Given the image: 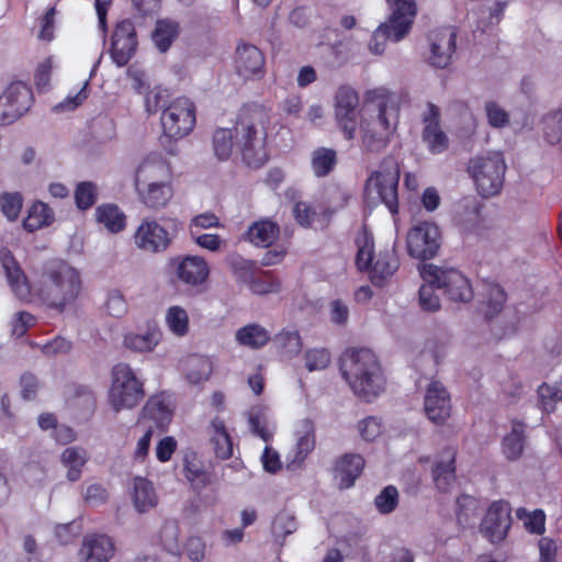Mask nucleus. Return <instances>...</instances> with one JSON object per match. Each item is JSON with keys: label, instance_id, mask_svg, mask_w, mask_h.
I'll return each instance as SVG.
<instances>
[{"label": "nucleus", "instance_id": "nucleus-28", "mask_svg": "<svg viewBox=\"0 0 562 562\" xmlns=\"http://www.w3.org/2000/svg\"><path fill=\"white\" fill-rule=\"evenodd\" d=\"M183 473L194 490H203L212 482V473L205 470L198 452L189 451L183 458Z\"/></svg>", "mask_w": 562, "mask_h": 562}, {"label": "nucleus", "instance_id": "nucleus-58", "mask_svg": "<svg viewBox=\"0 0 562 562\" xmlns=\"http://www.w3.org/2000/svg\"><path fill=\"white\" fill-rule=\"evenodd\" d=\"M104 307L106 313L115 318H121L127 312V303L123 294L116 290L108 294Z\"/></svg>", "mask_w": 562, "mask_h": 562}, {"label": "nucleus", "instance_id": "nucleus-43", "mask_svg": "<svg viewBox=\"0 0 562 562\" xmlns=\"http://www.w3.org/2000/svg\"><path fill=\"white\" fill-rule=\"evenodd\" d=\"M356 244L358 247L356 266L360 271H367L375 258L373 237L367 232H363V234L356 239Z\"/></svg>", "mask_w": 562, "mask_h": 562}, {"label": "nucleus", "instance_id": "nucleus-27", "mask_svg": "<svg viewBox=\"0 0 562 562\" xmlns=\"http://www.w3.org/2000/svg\"><path fill=\"white\" fill-rule=\"evenodd\" d=\"M280 235V226L274 221L261 218L254 222L244 235V239L257 247H270Z\"/></svg>", "mask_w": 562, "mask_h": 562}, {"label": "nucleus", "instance_id": "nucleus-20", "mask_svg": "<svg viewBox=\"0 0 562 562\" xmlns=\"http://www.w3.org/2000/svg\"><path fill=\"white\" fill-rule=\"evenodd\" d=\"M426 416L436 425H442L451 415V398L439 381H431L424 400Z\"/></svg>", "mask_w": 562, "mask_h": 562}, {"label": "nucleus", "instance_id": "nucleus-59", "mask_svg": "<svg viewBox=\"0 0 562 562\" xmlns=\"http://www.w3.org/2000/svg\"><path fill=\"white\" fill-rule=\"evenodd\" d=\"M293 215L299 225L308 228L314 223L317 212L311 204L301 201L295 203Z\"/></svg>", "mask_w": 562, "mask_h": 562}, {"label": "nucleus", "instance_id": "nucleus-32", "mask_svg": "<svg viewBox=\"0 0 562 562\" xmlns=\"http://www.w3.org/2000/svg\"><path fill=\"white\" fill-rule=\"evenodd\" d=\"M211 441L214 447L215 456L222 460L229 459L233 456V442L226 429L225 422L220 417H215L211 422Z\"/></svg>", "mask_w": 562, "mask_h": 562}, {"label": "nucleus", "instance_id": "nucleus-35", "mask_svg": "<svg viewBox=\"0 0 562 562\" xmlns=\"http://www.w3.org/2000/svg\"><path fill=\"white\" fill-rule=\"evenodd\" d=\"M484 297V317L486 321H491L502 312L507 301V294L499 284L485 283Z\"/></svg>", "mask_w": 562, "mask_h": 562}, {"label": "nucleus", "instance_id": "nucleus-62", "mask_svg": "<svg viewBox=\"0 0 562 562\" xmlns=\"http://www.w3.org/2000/svg\"><path fill=\"white\" fill-rule=\"evenodd\" d=\"M52 71L53 65L50 57L45 59L36 67L34 74V82L40 92L46 91L49 87Z\"/></svg>", "mask_w": 562, "mask_h": 562}, {"label": "nucleus", "instance_id": "nucleus-8", "mask_svg": "<svg viewBox=\"0 0 562 562\" xmlns=\"http://www.w3.org/2000/svg\"><path fill=\"white\" fill-rule=\"evenodd\" d=\"M382 170L373 171L368 178L364 192L369 199L383 203L392 215L398 214L400 169L392 157L382 160Z\"/></svg>", "mask_w": 562, "mask_h": 562}, {"label": "nucleus", "instance_id": "nucleus-10", "mask_svg": "<svg viewBox=\"0 0 562 562\" xmlns=\"http://www.w3.org/2000/svg\"><path fill=\"white\" fill-rule=\"evenodd\" d=\"M162 136L170 140H179L188 136L196 124V108L187 97L173 99L160 116Z\"/></svg>", "mask_w": 562, "mask_h": 562}, {"label": "nucleus", "instance_id": "nucleus-9", "mask_svg": "<svg viewBox=\"0 0 562 562\" xmlns=\"http://www.w3.org/2000/svg\"><path fill=\"white\" fill-rule=\"evenodd\" d=\"M420 277L426 282L436 283L438 290L453 302H470L474 292L470 280L454 268H442L432 263H424Z\"/></svg>", "mask_w": 562, "mask_h": 562}, {"label": "nucleus", "instance_id": "nucleus-50", "mask_svg": "<svg viewBox=\"0 0 562 562\" xmlns=\"http://www.w3.org/2000/svg\"><path fill=\"white\" fill-rule=\"evenodd\" d=\"M231 269L238 282H243L248 285L255 277L257 266L252 260L235 257L231 260Z\"/></svg>", "mask_w": 562, "mask_h": 562}, {"label": "nucleus", "instance_id": "nucleus-12", "mask_svg": "<svg viewBox=\"0 0 562 562\" xmlns=\"http://www.w3.org/2000/svg\"><path fill=\"white\" fill-rule=\"evenodd\" d=\"M168 268L177 281L190 289L200 291L210 277L207 261L200 256H177L168 261Z\"/></svg>", "mask_w": 562, "mask_h": 562}, {"label": "nucleus", "instance_id": "nucleus-3", "mask_svg": "<svg viewBox=\"0 0 562 562\" xmlns=\"http://www.w3.org/2000/svg\"><path fill=\"white\" fill-rule=\"evenodd\" d=\"M269 125L270 117L262 105L251 103L240 108L234 125V137L235 146L247 166L259 168L267 161Z\"/></svg>", "mask_w": 562, "mask_h": 562}, {"label": "nucleus", "instance_id": "nucleus-36", "mask_svg": "<svg viewBox=\"0 0 562 562\" xmlns=\"http://www.w3.org/2000/svg\"><path fill=\"white\" fill-rule=\"evenodd\" d=\"M98 223L102 224L109 232L119 233L126 226V216L114 204H102L95 210Z\"/></svg>", "mask_w": 562, "mask_h": 562}, {"label": "nucleus", "instance_id": "nucleus-33", "mask_svg": "<svg viewBox=\"0 0 562 562\" xmlns=\"http://www.w3.org/2000/svg\"><path fill=\"white\" fill-rule=\"evenodd\" d=\"M338 162L337 151L328 147H317L311 154V168L317 178L329 176Z\"/></svg>", "mask_w": 562, "mask_h": 562}, {"label": "nucleus", "instance_id": "nucleus-5", "mask_svg": "<svg viewBox=\"0 0 562 562\" xmlns=\"http://www.w3.org/2000/svg\"><path fill=\"white\" fill-rule=\"evenodd\" d=\"M341 373L359 397L370 402L384 386V376L375 353L369 348H351L341 357Z\"/></svg>", "mask_w": 562, "mask_h": 562}, {"label": "nucleus", "instance_id": "nucleus-25", "mask_svg": "<svg viewBox=\"0 0 562 562\" xmlns=\"http://www.w3.org/2000/svg\"><path fill=\"white\" fill-rule=\"evenodd\" d=\"M172 409L164 393L151 395L142 408L140 418L151 420L157 428L166 430L172 419Z\"/></svg>", "mask_w": 562, "mask_h": 562}, {"label": "nucleus", "instance_id": "nucleus-34", "mask_svg": "<svg viewBox=\"0 0 562 562\" xmlns=\"http://www.w3.org/2000/svg\"><path fill=\"white\" fill-rule=\"evenodd\" d=\"M161 333L156 327H149L144 334L130 333L124 337V346L136 352H149L159 342Z\"/></svg>", "mask_w": 562, "mask_h": 562}, {"label": "nucleus", "instance_id": "nucleus-1", "mask_svg": "<svg viewBox=\"0 0 562 562\" xmlns=\"http://www.w3.org/2000/svg\"><path fill=\"white\" fill-rule=\"evenodd\" d=\"M0 262L10 289L21 301L31 302L35 295L47 307L61 313L76 302L81 292L79 272L65 260L52 259L43 265L34 293L25 272L9 248L0 249Z\"/></svg>", "mask_w": 562, "mask_h": 562}, {"label": "nucleus", "instance_id": "nucleus-46", "mask_svg": "<svg viewBox=\"0 0 562 562\" xmlns=\"http://www.w3.org/2000/svg\"><path fill=\"white\" fill-rule=\"evenodd\" d=\"M402 38L395 36V30L387 23H382L372 34L369 48L373 54H382L387 41L398 42Z\"/></svg>", "mask_w": 562, "mask_h": 562}, {"label": "nucleus", "instance_id": "nucleus-15", "mask_svg": "<svg viewBox=\"0 0 562 562\" xmlns=\"http://www.w3.org/2000/svg\"><path fill=\"white\" fill-rule=\"evenodd\" d=\"M137 46V33L133 21L124 19L117 22L109 49L113 63L119 67L126 66L136 54Z\"/></svg>", "mask_w": 562, "mask_h": 562}, {"label": "nucleus", "instance_id": "nucleus-42", "mask_svg": "<svg viewBox=\"0 0 562 562\" xmlns=\"http://www.w3.org/2000/svg\"><path fill=\"white\" fill-rule=\"evenodd\" d=\"M61 462L68 468V480L76 482L80 479L82 467L86 463V451L77 447L66 448L61 453Z\"/></svg>", "mask_w": 562, "mask_h": 562}, {"label": "nucleus", "instance_id": "nucleus-63", "mask_svg": "<svg viewBox=\"0 0 562 562\" xmlns=\"http://www.w3.org/2000/svg\"><path fill=\"white\" fill-rule=\"evenodd\" d=\"M358 428L360 436L367 441L374 440L378 436H380L382 431V425L380 420L373 416H369L362 419L359 423Z\"/></svg>", "mask_w": 562, "mask_h": 562}, {"label": "nucleus", "instance_id": "nucleus-51", "mask_svg": "<svg viewBox=\"0 0 562 562\" xmlns=\"http://www.w3.org/2000/svg\"><path fill=\"white\" fill-rule=\"evenodd\" d=\"M544 137L549 144H555L562 138V111H555L543 119Z\"/></svg>", "mask_w": 562, "mask_h": 562}, {"label": "nucleus", "instance_id": "nucleus-38", "mask_svg": "<svg viewBox=\"0 0 562 562\" xmlns=\"http://www.w3.org/2000/svg\"><path fill=\"white\" fill-rule=\"evenodd\" d=\"M54 221V213L48 204L37 201L32 204L27 216L23 221V227L27 232H35L44 226H48Z\"/></svg>", "mask_w": 562, "mask_h": 562}, {"label": "nucleus", "instance_id": "nucleus-29", "mask_svg": "<svg viewBox=\"0 0 562 562\" xmlns=\"http://www.w3.org/2000/svg\"><path fill=\"white\" fill-rule=\"evenodd\" d=\"M295 437L293 462L302 463L315 448L316 435L313 420L308 418L301 420L295 431Z\"/></svg>", "mask_w": 562, "mask_h": 562}, {"label": "nucleus", "instance_id": "nucleus-7", "mask_svg": "<svg viewBox=\"0 0 562 562\" xmlns=\"http://www.w3.org/2000/svg\"><path fill=\"white\" fill-rule=\"evenodd\" d=\"M506 169L504 156L499 151L473 157L468 164V172L483 198L497 195L502 191Z\"/></svg>", "mask_w": 562, "mask_h": 562}, {"label": "nucleus", "instance_id": "nucleus-54", "mask_svg": "<svg viewBox=\"0 0 562 562\" xmlns=\"http://www.w3.org/2000/svg\"><path fill=\"white\" fill-rule=\"evenodd\" d=\"M436 289V283L424 281V284H422L418 291L419 305L422 310L427 312H436L440 308L439 296L435 293Z\"/></svg>", "mask_w": 562, "mask_h": 562}, {"label": "nucleus", "instance_id": "nucleus-47", "mask_svg": "<svg viewBox=\"0 0 562 562\" xmlns=\"http://www.w3.org/2000/svg\"><path fill=\"white\" fill-rule=\"evenodd\" d=\"M23 205V198L19 192H3L0 194V210L8 221L18 220Z\"/></svg>", "mask_w": 562, "mask_h": 562}, {"label": "nucleus", "instance_id": "nucleus-24", "mask_svg": "<svg viewBox=\"0 0 562 562\" xmlns=\"http://www.w3.org/2000/svg\"><path fill=\"white\" fill-rule=\"evenodd\" d=\"M400 266L398 257L394 249L380 251L369 268V278L373 285H385Z\"/></svg>", "mask_w": 562, "mask_h": 562}, {"label": "nucleus", "instance_id": "nucleus-2", "mask_svg": "<svg viewBox=\"0 0 562 562\" xmlns=\"http://www.w3.org/2000/svg\"><path fill=\"white\" fill-rule=\"evenodd\" d=\"M369 115L359 124L361 149L366 154L384 151L397 133L401 115L400 98L386 88L366 92Z\"/></svg>", "mask_w": 562, "mask_h": 562}, {"label": "nucleus", "instance_id": "nucleus-49", "mask_svg": "<svg viewBox=\"0 0 562 562\" xmlns=\"http://www.w3.org/2000/svg\"><path fill=\"white\" fill-rule=\"evenodd\" d=\"M374 505L380 514L386 515L394 512L398 505V491L394 485L385 486L374 499Z\"/></svg>", "mask_w": 562, "mask_h": 562}, {"label": "nucleus", "instance_id": "nucleus-40", "mask_svg": "<svg viewBox=\"0 0 562 562\" xmlns=\"http://www.w3.org/2000/svg\"><path fill=\"white\" fill-rule=\"evenodd\" d=\"M179 34V25L170 20H158L153 32V41L161 52H167Z\"/></svg>", "mask_w": 562, "mask_h": 562}, {"label": "nucleus", "instance_id": "nucleus-16", "mask_svg": "<svg viewBox=\"0 0 562 562\" xmlns=\"http://www.w3.org/2000/svg\"><path fill=\"white\" fill-rule=\"evenodd\" d=\"M440 109L431 103H427V111L422 115L424 125L422 131V140L432 155L446 151L449 147V138L440 125Z\"/></svg>", "mask_w": 562, "mask_h": 562}, {"label": "nucleus", "instance_id": "nucleus-26", "mask_svg": "<svg viewBox=\"0 0 562 562\" xmlns=\"http://www.w3.org/2000/svg\"><path fill=\"white\" fill-rule=\"evenodd\" d=\"M434 483L438 491L446 493L456 480V450L448 447L441 452V460L432 468Z\"/></svg>", "mask_w": 562, "mask_h": 562}, {"label": "nucleus", "instance_id": "nucleus-31", "mask_svg": "<svg viewBox=\"0 0 562 562\" xmlns=\"http://www.w3.org/2000/svg\"><path fill=\"white\" fill-rule=\"evenodd\" d=\"M235 339L238 345L256 350L270 341V333L260 324L251 323L237 329Z\"/></svg>", "mask_w": 562, "mask_h": 562}, {"label": "nucleus", "instance_id": "nucleus-55", "mask_svg": "<svg viewBox=\"0 0 562 562\" xmlns=\"http://www.w3.org/2000/svg\"><path fill=\"white\" fill-rule=\"evenodd\" d=\"M538 396L542 409L547 413H551L554 411L557 403L562 401V391L561 389L542 383L538 387Z\"/></svg>", "mask_w": 562, "mask_h": 562}, {"label": "nucleus", "instance_id": "nucleus-11", "mask_svg": "<svg viewBox=\"0 0 562 562\" xmlns=\"http://www.w3.org/2000/svg\"><path fill=\"white\" fill-rule=\"evenodd\" d=\"M406 243L407 251L413 258L431 259L440 249V228L435 223L420 222L408 231Z\"/></svg>", "mask_w": 562, "mask_h": 562}, {"label": "nucleus", "instance_id": "nucleus-45", "mask_svg": "<svg viewBox=\"0 0 562 562\" xmlns=\"http://www.w3.org/2000/svg\"><path fill=\"white\" fill-rule=\"evenodd\" d=\"M255 294L279 293L281 290L280 280L271 271H263L260 276L254 277L248 284Z\"/></svg>", "mask_w": 562, "mask_h": 562}, {"label": "nucleus", "instance_id": "nucleus-22", "mask_svg": "<svg viewBox=\"0 0 562 562\" xmlns=\"http://www.w3.org/2000/svg\"><path fill=\"white\" fill-rule=\"evenodd\" d=\"M392 13L385 22L395 30V36L403 38L412 29L417 14L416 0H392Z\"/></svg>", "mask_w": 562, "mask_h": 562}, {"label": "nucleus", "instance_id": "nucleus-37", "mask_svg": "<svg viewBox=\"0 0 562 562\" xmlns=\"http://www.w3.org/2000/svg\"><path fill=\"white\" fill-rule=\"evenodd\" d=\"M1 95L9 97L10 103L23 114L29 111L34 100L32 89L23 81L11 82Z\"/></svg>", "mask_w": 562, "mask_h": 562}, {"label": "nucleus", "instance_id": "nucleus-4", "mask_svg": "<svg viewBox=\"0 0 562 562\" xmlns=\"http://www.w3.org/2000/svg\"><path fill=\"white\" fill-rule=\"evenodd\" d=\"M169 162L159 154L146 156L135 171V189L139 201L148 209L166 207L173 198Z\"/></svg>", "mask_w": 562, "mask_h": 562}, {"label": "nucleus", "instance_id": "nucleus-39", "mask_svg": "<svg viewBox=\"0 0 562 562\" xmlns=\"http://www.w3.org/2000/svg\"><path fill=\"white\" fill-rule=\"evenodd\" d=\"M525 425L520 422H514L512 431L504 437L502 447L503 452L508 460L518 459L524 451Z\"/></svg>", "mask_w": 562, "mask_h": 562}, {"label": "nucleus", "instance_id": "nucleus-48", "mask_svg": "<svg viewBox=\"0 0 562 562\" xmlns=\"http://www.w3.org/2000/svg\"><path fill=\"white\" fill-rule=\"evenodd\" d=\"M166 322L170 330L177 336H184L189 330V317L184 308L171 306L166 314Z\"/></svg>", "mask_w": 562, "mask_h": 562}, {"label": "nucleus", "instance_id": "nucleus-17", "mask_svg": "<svg viewBox=\"0 0 562 562\" xmlns=\"http://www.w3.org/2000/svg\"><path fill=\"white\" fill-rule=\"evenodd\" d=\"M429 63L436 68H446L451 64L457 49V30L453 26H442L429 33Z\"/></svg>", "mask_w": 562, "mask_h": 562}, {"label": "nucleus", "instance_id": "nucleus-14", "mask_svg": "<svg viewBox=\"0 0 562 562\" xmlns=\"http://www.w3.org/2000/svg\"><path fill=\"white\" fill-rule=\"evenodd\" d=\"M233 66L243 80H261L266 75V57L256 45L239 42L236 46Z\"/></svg>", "mask_w": 562, "mask_h": 562}, {"label": "nucleus", "instance_id": "nucleus-18", "mask_svg": "<svg viewBox=\"0 0 562 562\" xmlns=\"http://www.w3.org/2000/svg\"><path fill=\"white\" fill-rule=\"evenodd\" d=\"M512 524L510 509L503 501L493 502L481 522L482 535L492 543L501 542L507 536Z\"/></svg>", "mask_w": 562, "mask_h": 562}, {"label": "nucleus", "instance_id": "nucleus-56", "mask_svg": "<svg viewBox=\"0 0 562 562\" xmlns=\"http://www.w3.org/2000/svg\"><path fill=\"white\" fill-rule=\"evenodd\" d=\"M304 358L308 371L324 370L330 363V353L325 348L307 350Z\"/></svg>", "mask_w": 562, "mask_h": 562}, {"label": "nucleus", "instance_id": "nucleus-6", "mask_svg": "<svg viewBox=\"0 0 562 562\" xmlns=\"http://www.w3.org/2000/svg\"><path fill=\"white\" fill-rule=\"evenodd\" d=\"M145 397L144 382L127 363H117L111 370L108 402L115 413L132 409Z\"/></svg>", "mask_w": 562, "mask_h": 562}, {"label": "nucleus", "instance_id": "nucleus-19", "mask_svg": "<svg viewBox=\"0 0 562 562\" xmlns=\"http://www.w3.org/2000/svg\"><path fill=\"white\" fill-rule=\"evenodd\" d=\"M134 241L140 250L149 254H158L169 248L171 237L167 229L157 221L145 218L134 234Z\"/></svg>", "mask_w": 562, "mask_h": 562}, {"label": "nucleus", "instance_id": "nucleus-53", "mask_svg": "<svg viewBox=\"0 0 562 562\" xmlns=\"http://www.w3.org/2000/svg\"><path fill=\"white\" fill-rule=\"evenodd\" d=\"M97 200V188L92 182L83 181L77 184L75 202L79 210H88Z\"/></svg>", "mask_w": 562, "mask_h": 562}, {"label": "nucleus", "instance_id": "nucleus-61", "mask_svg": "<svg viewBox=\"0 0 562 562\" xmlns=\"http://www.w3.org/2000/svg\"><path fill=\"white\" fill-rule=\"evenodd\" d=\"M36 323V318L29 312H18L12 319V335L23 337Z\"/></svg>", "mask_w": 562, "mask_h": 562}, {"label": "nucleus", "instance_id": "nucleus-23", "mask_svg": "<svg viewBox=\"0 0 562 562\" xmlns=\"http://www.w3.org/2000/svg\"><path fill=\"white\" fill-rule=\"evenodd\" d=\"M115 544L106 535H87L83 538L80 554L85 562H109L114 555Z\"/></svg>", "mask_w": 562, "mask_h": 562}, {"label": "nucleus", "instance_id": "nucleus-57", "mask_svg": "<svg viewBox=\"0 0 562 562\" xmlns=\"http://www.w3.org/2000/svg\"><path fill=\"white\" fill-rule=\"evenodd\" d=\"M277 340L284 353L297 355L302 349L301 336L295 330H282L278 334Z\"/></svg>", "mask_w": 562, "mask_h": 562}, {"label": "nucleus", "instance_id": "nucleus-41", "mask_svg": "<svg viewBox=\"0 0 562 562\" xmlns=\"http://www.w3.org/2000/svg\"><path fill=\"white\" fill-rule=\"evenodd\" d=\"M212 371L213 364L210 358L193 356L188 360L186 378L191 384H200L210 378Z\"/></svg>", "mask_w": 562, "mask_h": 562}, {"label": "nucleus", "instance_id": "nucleus-44", "mask_svg": "<svg viewBox=\"0 0 562 562\" xmlns=\"http://www.w3.org/2000/svg\"><path fill=\"white\" fill-rule=\"evenodd\" d=\"M235 146L234 130L217 128L213 134L214 154L220 160H227Z\"/></svg>", "mask_w": 562, "mask_h": 562}, {"label": "nucleus", "instance_id": "nucleus-13", "mask_svg": "<svg viewBox=\"0 0 562 562\" xmlns=\"http://www.w3.org/2000/svg\"><path fill=\"white\" fill-rule=\"evenodd\" d=\"M359 94L350 86H340L335 95V120L346 140L356 137L358 126Z\"/></svg>", "mask_w": 562, "mask_h": 562}, {"label": "nucleus", "instance_id": "nucleus-30", "mask_svg": "<svg viewBox=\"0 0 562 562\" xmlns=\"http://www.w3.org/2000/svg\"><path fill=\"white\" fill-rule=\"evenodd\" d=\"M132 499L135 509L139 514L155 508L158 504V497L151 481L143 476H136L133 481Z\"/></svg>", "mask_w": 562, "mask_h": 562}, {"label": "nucleus", "instance_id": "nucleus-64", "mask_svg": "<svg viewBox=\"0 0 562 562\" xmlns=\"http://www.w3.org/2000/svg\"><path fill=\"white\" fill-rule=\"evenodd\" d=\"M178 442L172 436L160 439L156 446V458L159 462L166 463L171 460L177 451Z\"/></svg>", "mask_w": 562, "mask_h": 562}, {"label": "nucleus", "instance_id": "nucleus-21", "mask_svg": "<svg viewBox=\"0 0 562 562\" xmlns=\"http://www.w3.org/2000/svg\"><path fill=\"white\" fill-rule=\"evenodd\" d=\"M364 465V459L358 453H345L339 457L333 468L334 479L337 481L339 490L353 486Z\"/></svg>", "mask_w": 562, "mask_h": 562}, {"label": "nucleus", "instance_id": "nucleus-52", "mask_svg": "<svg viewBox=\"0 0 562 562\" xmlns=\"http://www.w3.org/2000/svg\"><path fill=\"white\" fill-rule=\"evenodd\" d=\"M484 109L487 123L493 128H504L507 125H509V113L504 108H502L497 102L487 101L485 103Z\"/></svg>", "mask_w": 562, "mask_h": 562}, {"label": "nucleus", "instance_id": "nucleus-60", "mask_svg": "<svg viewBox=\"0 0 562 562\" xmlns=\"http://www.w3.org/2000/svg\"><path fill=\"white\" fill-rule=\"evenodd\" d=\"M56 7H50L46 10L44 15L40 20L41 29L38 33V38L44 42H52L55 37V16H56Z\"/></svg>", "mask_w": 562, "mask_h": 562}]
</instances>
